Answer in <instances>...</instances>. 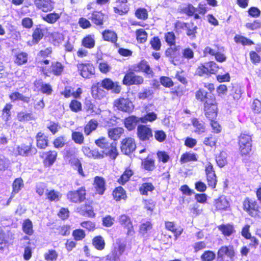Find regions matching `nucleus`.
Listing matches in <instances>:
<instances>
[{
    "instance_id": "1",
    "label": "nucleus",
    "mask_w": 261,
    "mask_h": 261,
    "mask_svg": "<svg viewBox=\"0 0 261 261\" xmlns=\"http://www.w3.org/2000/svg\"><path fill=\"white\" fill-rule=\"evenodd\" d=\"M203 86L209 92L199 88L195 93V98L203 103L205 116L208 119H215L218 115V103L215 95L211 94L215 90V85L212 83H204Z\"/></svg>"
},
{
    "instance_id": "2",
    "label": "nucleus",
    "mask_w": 261,
    "mask_h": 261,
    "mask_svg": "<svg viewBox=\"0 0 261 261\" xmlns=\"http://www.w3.org/2000/svg\"><path fill=\"white\" fill-rule=\"evenodd\" d=\"M234 261L236 253L232 245H222L216 253L212 250H205L200 256L202 261Z\"/></svg>"
},
{
    "instance_id": "3",
    "label": "nucleus",
    "mask_w": 261,
    "mask_h": 261,
    "mask_svg": "<svg viewBox=\"0 0 261 261\" xmlns=\"http://www.w3.org/2000/svg\"><path fill=\"white\" fill-rule=\"evenodd\" d=\"M242 208L251 218L254 219L261 218V206L254 198L246 197L242 201Z\"/></svg>"
},
{
    "instance_id": "4",
    "label": "nucleus",
    "mask_w": 261,
    "mask_h": 261,
    "mask_svg": "<svg viewBox=\"0 0 261 261\" xmlns=\"http://www.w3.org/2000/svg\"><path fill=\"white\" fill-rule=\"evenodd\" d=\"M207 11L206 5L200 3L197 8L190 3L185 4V7H180L178 12L186 14L188 17H193L194 19H198L200 18L199 15H204Z\"/></svg>"
},
{
    "instance_id": "5",
    "label": "nucleus",
    "mask_w": 261,
    "mask_h": 261,
    "mask_svg": "<svg viewBox=\"0 0 261 261\" xmlns=\"http://www.w3.org/2000/svg\"><path fill=\"white\" fill-rule=\"evenodd\" d=\"M252 135L246 132L240 133L238 137L239 153L241 156H248L252 151Z\"/></svg>"
},
{
    "instance_id": "6",
    "label": "nucleus",
    "mask_w": 261,
    "mask_h": 261,
    "mask_svg": "<svg viewBox=\"0 0 261 261\" xmlns=\"http://www.w3.org/2000/svg\"><path fill=\"white\" fill-rule=\"evenodd\" d=\"M64 70L65 65L63 62L59 61H53L50 66H42L40 68V71L45 77H48L50 75L61 76Z\"/></svg>"
},
{
    "instance_id": "7",
    "label": "nucleus",
    "mask_w": 261,
    "mask_h": 261,
    "mask_svg": "<svg viewBox=\"0 0 261 261\" xmlns=\"http://www.w3.org/2000/svg\"><path fill=\"white\" fill-rule=\"evenodd\" d=\"M219 67L218 65L213 61H209L201 63L197 67L195 70V75L199 76H210L212 75L216 74Z\"/></svg>"
},
{
    "instance_id": "8",
    "label": "nucleus",
    "mask_w": 261,
    "mask_h": 261,
    "mask_svg": "<svg viewBox=\"0 0 261 261\" xmlns=\"http://www.w3.org/2000/svg\"><path fill=\"white\" fill-rule=\"evenodd\" d=\"M17 155L23 157H32L37 154L38 150L34 145L32 141L25 142L16 146Z\"/></svg>"
},
{
    "instance_id": "9",
    "label": "nucleus",
    "mask_w": 261,
    "mask_h": 261,
    "mask_svg": "<svg viewBox=\"0 0 261 261\" xmlns=\"http://www.w3.org/2000/svg\"><path fill=\"white\" fill-rule=\"evenodd\" d=\"M136 71L129 66L126 71L123 79L122 84L125 86L141 85L144 82L143 77L135 74Z\"/></svg>"
},
{
    "instance_id": "10",
    "label": "nucleus",
    "mask_w": 261,
    "mask_h": 261,
    "mask_svg": "<svg viewBox=\"0 0 261 261\" xmlns=\"http://www.w3.org/2000/svg\"><path fill=\"white\" fill-rule=\"evenodd\" d=\"M87 190L85 186H82L76 190H71L67 192L66 198L72 203L79 204L86 199Z\"/></svg>"
},
{
    "instance_id": "11",
    "label": "nucleus",
    "mask_w": 261,
    "mask_h": 261,
    "mask_svg": "<svg viewBox=\"0 0 261 261\" xmlns=\"http://www.w3.org/2000/svg\"><path fill=\"white\" fill-rule=\"evenodd\" d=\"M118 221L126 236H132L135 234L133 222L128 215L125 214H121L118 217Z\"/></svg>"
},
{
    "instance_id": "12",
    "label": "nucleus",
    "mask_w": 261,
    "mask_h": 261,
    "mask_svg": "<svg viewBox=\"0 0 261 261\" xmlns=\"http://www.w3.org/2000/svg\"><path fill=\"white\" fill-rule=\"evenodd\" d=\"M181 47L180 45L169 46L165 51V55L169 61L174 65L181 63L182 56L181 55Z\"/></svg>"
},
{
    "instance_id": "13",
    "label": "nucleus",
    "mask_w": 261,
    "mask_h": 261,
    "mask_svg": "<svg viewBox=\"0 0 261 261\" xmlns=\"http://www.w3.org/2000/svg\"><path fill=\"white\" fill-rule=\"evenodd\" d=\"M137 137L141 142H149L153 137V130L149 125L139 124L137 127Z\"/></svg>"
},
{
    "instance_id": "14",
    "label": "nucleus",
    "mask_w": 261,
    "mask_h": 261,
    "mask_svg": "<svg viewBox=\"0 0 261 261\" xmlns=\"http://www.w3.org/2000/svg\"><path fill=\"white\" fill-rule=\"evenodd\" d=\"M114 107L121 112L130 113L134 109L133 102L128 98L120 97L116 99L113 102Z\"/></svg>"
},
{
    "instance_id": "15",
    "label": "nucleus",
    "mask_w": 261,
    "mask_h": 261,
    "mask_svg": "<svg viewBox=\"0 0 261 261\" xmlns=\"http://www.w3.org/2000/svg\"><path fill=\"white\" fill-rule=\"evenodd\" d=\"M88 19L95 26L100 29L104 27L106 19L107 18V15L102 12L101 10H94L91 11L87 15Z\"/></svg>"
},
{
    "instance_id": "16",
    "label": "nucleus",
    "mask_w": 261,
    "mask_h": 261,
    "mask_svg": "<svg viewBox=\"0 0 261 261\" xmlns=\"http://www.w3.org/2000/svg\"><path fill=\"white\" fill-rule=\"evenodd\" d=\"M136 73L143 72L146 76L152 78L154 76V72L148 62L145 59L141 60L137 63L130 66Z\"/></svg>"
},
{
    "instance_id": "17",
    "label": "nucleus",
    "mask_w": 261,
    "mask_h": 261,
    "mask_svg": "<svg viewBox=\"0 0 261 261\" xmlns=\"http://www.w3.org/2000/svg\"><path fill=\"white\" fill-rule=\"evenodd\" d=\"M76 67L80 74L85 79H90L95 73V67L90 61L78 63Z\"/></svg>"
},
{
    "instance_id": "18",
    "label": "nucleus",
    "mask_w": 261,
    "mask_h": 261,
    "mask_svg": "<svg viewBox=\"0 0 261 261\" xmlns=\"http://www.w3.org/2000/svg\"><path fill=\"white\" fill-rule=\"evenodd\" d=\"M206 180L208 187L212 189L216 188L217 177L213 164L207 162L204 168Z\"/></svg>"
},
{
    "instance_id": "19",
    "label": "nucleus",
    "mask_w": 261,
    "mask_h": 261,
    "mask_svg": "<svg viewBox=\"0 0 261 261\" xmlns=\"http://www.w3.org/2000/svg\"><path fill=\"white\" fill-rule=\"evenodd\" d=\"M136 148L135 138L132 137H126L120 142L121 151L126 155L131 154Z\"/></svg>"
},
{
    "instance_id": "20",
    "label": "nucleus",
    "mask_w": 261,
    "mask_h": 261,
    "mask_svg": "<svg viewBox=\"0 0 261 261\" xmlns=\"http://www.w3.org/2000/svg\"><path fill=\"white\" fill-rule=\"evenodd\" d=\"M114 13L119 16L126 15L130 10L128 0H115L113 7Z\"/></svg>"
},
{
    "instance_id": "21",
    "label": "nucleus",
    "mask_w": 261,
    "mask_h": 261,
    "mask_svg": "<svg viewBox=\"0 0 261 261\" xmlns=\"http://www.w3.org/2000/svg\"><path fill=\"white\" fill-rule=\"evenodd\" d=\"M99 152L100 153L99 160L102 159L106 156H109L110 159L115 160L119 154L116 142H111L103 148L101 151L99 150Z\"/></svg>"
},
{
    "instance_id": "22",
    "label": "nucleus",
    "mask_w": 261,
    "mask_h": 261,
    "mask_svg": "<svg viewBox=\"0 0 261 261\" xmlns=\"http://www.w3.org/2000/svg\"><path fill=\"white\" fill-rule=\"evenodd\" d=\"M36 9L42 12H51L55 9V2L53 0H34Z\"/></svg>"
},
{
    "instance_id": "23",
    "label": "nucleus",
    "mask_w": 261,
    "mask_h": 261,
    "mask_svg": "<svg viewBox=\"0 0 261 261\" xmlns=\"http://www.w3.org/2000/svg\"><path fill=\"white\" fill-rule=\"evenodd\" d=\"M101 86L108 91L111 90L112 93L119 94L121 90V87L118 82H113L110 78H105L101 81Z\"/></svg>"
},
{
    "instance_id": "24",
    "label": "nucleus",
    "mask_w": 261,
    "mask_h": 261,
    "mask_svg": "<svg viewBox=\"0 0 261 261\" xmlns=\"http://www.w3.org/2000/svg\"><path fill=\"white\" fill-rule=\"evenodd\" d=\"M242 236L246 240H250L251 243L249 246L256 248L259 244L258 239L255 236H252L250 232V225L248 224L244 225L241 230Z\"/></svg>"
},
{
    "instance_id": "25",
    "label": "nucleus",
    "mask_w": 261,
    "mask_h": 261,
    "mask_svg": "<svg viewBox=\"0 0 261 261\" xmlns=\"http://www.w3.org/2000/svg\"><path fill=\"white\" fill-rule=\"evenodd\" d=\"M213 206L215 211L222 212L229 209L230 204L225 196L222 195L214 200Z\"/></svg>"
},
{
    "instance_id": "26",
    "label": "nucleus",
    "mask_w": 261,
    "mask_h": 261,
    "mask_svg": "<svg viewBox=\"0 0 261 261\" xmlns=\"http://www.w3.org/2000/svg\"><path fill=\"white\" fill-rule=\"evenodd\" d=\"M58 152L54 150H49L44 152L41 158L44 166L50 167L52 166L57 160Z\"/></svg>"
},
{
    "instance_id": "27",
    "label": "nucleus",
    "mask_w": 261,
    "mask_h": 261,
    "mask_svg": "<svg viewBox=\"0 0 261 261\" xmlns=\"http://www.w3.org/2000/svg\"><path fill=\"white\" fill-rule=\"evenodd\" d=\"M93 186L96 194L102 195L106 191V182L105 178L101 176H96L94 178Z\"/></svg>"
},
{
    "instance_id": "28",
    "label": "nucleus",
    "mask_w": 261,
    "mask_h": 261,
    "mask_svg": "<svg viewBox=\"0 0 261 261\" xmlns=\"http://www.w3.org/2000/svg\"><path fill=\"white\" fill-rule=\"evenodd\" d=\"M191 124L194 128V132L197 135L203 134L206 132V125L201 119L193 117L191 119Z\"/></svg>"
},
{
    "instance_id": "29",
    "label": "nucleus",
    "mask_w": 261,
    "mask_h": 261,
    "mask_svg": "<svg viewBox=\"0 0 261 261\" xmlns=\"http://www.w3.org/2000/svg\"><path fill=\"white\" fill-rule=\"evenodd\" d=\"M93 202L89 201L82 204L77 208L78 212L83 216H86L89 218H94L95 213L92 205Z\"/></svg>"
},
{
    "instance_id": "30",
    "label": "nucleus",
    "mask_w": 261,
    "mask_h": 261,
    "mask_svg": "<svg viewBox=\"0 0 261 261\" xmlns=\"http://www.w3.org/2000/svg\"><path fill=\"white\" fill-rule=\"evenodd\" d=\"M165 228L173 233L174 239L176 240L182 233L183 228L173 221H166L165 222Z\"/></svg>"
},
{
    "instance_id": "31",
    "label": "nucleus",
    "mask_w": 261,
    "mask_h": 261,
    "mask_svg": "<svg viewBox=\"0 0 261 261\" xmlns=\"http://www.w3.org/2000/svg\"><path fill=\"white\" fill-rule=\"evenodd\" d=\"M36 146L40 149H45L49 145V140L47 135L42 131L38 132L35 136Z\"/></svg>"
},
{
    "instance_id": "32",
    "label": "nucleus",
    "mask_w": 261,
    "mask_h": 261,
    "mask_svg": "<svg viewBox=\"0 0 261 261\" xmlns=\"http://www.w3.org/2000/svg\"><path fill=\"white\" fill-rule=\"evenodd\" d=\"M44 36V30L42 28L41 24L37 25L33 30L32 34L31 44L30 45H36L43 39Z\"/></svg>"
},
{
    "instance_id": "33",
    "label": "nucleus",
    "mask_w": 261,
    "mask_h": 261,
    "mask_svg": "<svg viewBox=\"0 0 261 261\" xmlns=\"http://www.w3.org/2000/svg\"><path fill=\"white\" fill-rule=\"evenodd\" d=\"M83 92L81 88H78L75 92H74V88L71 86H65L64 90L61 92V94L65 98H68L72 96L74 98H79L81 97Z\"/></svg>"
},
{
    "instance_id": "34",
    "label": "nucleus",
    "mask_w": 261,
    "mask_h": 261,
    "mask_svg": "<svg viewBox=\"0 0 261 261\" xmlns=\"http://www.w3.org/2000/svg\"><path fill=\"white\" fill-rule=\"evenodd\" d=\"M141 167L145 170L150 172L153 171L155 167V160L150 154L148 155L141 163Z\"/></svg>"
},
{
    "instance_id": "35",
    "label": "nucleus",
    "mask_w": 261,
    "mask_h": 261,
    "mask_svg": "<svg viewBox=\"0 0 261 261\" xmlns=\"http://www.w3.org/2000/svg\"><path fill=\"white\" fill-rule=\"evenodd\" d=\"M139 121H140V118H138L136 116L130 115L124 119L123 124L127 130L132 131L135 129Z\"/></svg>"
},
{
    "instance_id": "36",
    "label": "nucleus",
    "mask_w": 261,
    "mask_h": 261,
    "mask_svg": "<svg viewBox=\"0 0 261 261\" xmlns=\"http://www.w3.org/2000/svg\"><path fill=\"white\" fill-rule=\"evenodd\" d=\"M29 55L23 51L16 53L13 55V62L17 66H21L28 62Z\"/></svg>"
},
{
    "instance_id": "37",
    "label": "nucleus",
    "mask_w": 261,
    "mask_h": 261,
    "mask_svg": "<svg viewBox=\"0 0 261 261\" xmlns=\"http://www.w3.org/2000/svg\"><path fill=\"white\" fill-rule=\"evenodd\" d=\"M102 38L105 41L116 44L118 40L117 33L112 30L106 29L101 32Z\"/></svg>"
},
{
    "instance_id": "38",
    "label": "nucleus",
    "mask_w": 261,
    "mask_h": 261,
    "mask_svg": "<svg viewBox=\"0 0 261 261\" xmlns=\"http://www.w3.org/2000/svg\"><path fill=\"white\" fill-rule=\"evenodd\" d=\"M133 170L129 166L124 169V171L120 176L117 179V181L121 185H124L128 181L130 177L134 175Z\"/></svg>"
},
{
    "instance_id": "39",
    "label": "nucleus",
    "mask_w": 261,
    "mask_h": 261,
    "mask_svg": "<svg viewBox=\"0 0 261 261\" xmlns=\"http://www.w3.org/2000/svg\"><path fill=\"white\" fill-rule=\"evenodd\" d=\"M96 41L94 34H88L81 40V45L85 48L92 49L95 46Z\"/></svg>"
},
{
    "instance_id": "40",
    "label": "nucleus",
    "mask_w": 261,
    "mask_h": 261,
    "mask_svg": "<svg viewBox=\"0 0 261 261\" xmlns=\"http://www.w3.org/2000/svg\"><path fill=\"white\" fill-rule=\"evenodd\" d=\"M124 133V129L123 127H116L108 130V136L111 140L117 141L120 139Z\"/></svg>"
},
{
    "instance_id": "41",
    "label": "nucleus",
    "mask_w": 261,
    "mask_h": 261,
    "mask_svg": "<svg viewBox=\"0 0 261 261\" xmlns=\"http://www.w3.org/2000/svg\"><path fill=\"white\" fill-rule=\"evenodd\" d=\"M82 151L85 156L94 160H99L100 156V153L97 148L91 149L89 146H84L82 147Z\"/></svg>"
},
{
    "instance_id": "42",
    "label": "nucleus",
    "mask_w": 261,
    "mask_h": 261,
    "mask_svg": "<svg viewBox=\"0 0 261 261\" xmlns=\"http://www.w3.org/2000/svg\"><path fill=\"white\" fill-rule=\"evenodd\" d=\"M102 88L101 84L99 83H97L92 86L91 93L94 98L101 99L105 97L106 92Z\"/></svg>"
},
{
    "instance_id": "43",
    "label": "nucleus",
    "mask_w": 261,
    "mask_h": 261,
    "mask_svg": "<svg viewBox=\"0 0 261 261\" xmlns=\"http://www.w3.org/2000/svg\"><path fill=\"white\" fill-rule=\"evenodd\" d=\"M49 12V13L42 16V19L48 24H55L60 19L62 13H57L55 11Z\"/></svg>"
},
{
    "instance_id": "44",
    "label": "nucleus",
    "mask_w": 261,
    "mask_h": 261,
    "mask_svg": "<svg viewBox=\"0 0 261 261\" xmlns=\"http://www.w3.org/2000/svg\"><path fill=\"white\" fill-rule=\"evenodd\" d=\"M17 120L20 122H25L29 121L35 120L36 117L33 112H27L21 111L17 112L16 115Z\"/></svg>"
},
{
    "instance_id": "45",
    "label": "nucleus",
    "mask_w": 261,
    "mask_h": 261,
    "mask_svg": "<svg viewBox=\"0 0 261 261\" xmlns=\"http://www.w3.org/2000/svg\"><path fill=\"white\" fill-rule=\"evenodd\" d=\"M112 195L114 199L116 201L126 200L127 198L126 191L121 186L116 187L113 191Z\"/></svg>"
},
{
    "instance_id": "46",
    "label": "nucleus",
    "mask_w": 261,
    "mask_h": 261,
    "mask_svg": "<svg viewBox=\"0 0 261 261\" xmlns=\"http://www.w3.org/2000/svg\"><path fill=\"white\" fill-rule=\"evenodd\" d=\"M92 244L94 248L98 251L103 250L106 247L105 239L100 235H97L93 238Z\"/></svg>"
},
{
    "instance_id": "47",
    "label": "nucleus",
    "mask_w": 261,
    "mask_h": 261,
    "mask_svg": "<svg viewBox=\"0 0 261 261\" xmlns=\"http://www.w3.org/2000/svg\"><path fill=\"white\" fill-rule=\"evenodd\" d=\"M9 98L12 102L21 101L24 103H28L30 102V97L23 95L18 91H14L9 95Z\"/></svg>"
},
{
    "instance_id": "48",
    "label": "nucleus",
    "mask_w": 261,
    "mask_h": 261,
    "mask_svg": "<svg viewBox=\"0 0 261 261\" xmlns=\"http://www.w3.org/2000/svg\"><path fill=\"white\" fill-rule=\"evenodd\" d=\"M218 229L225 237H229L236 232L234 226L232 224H223L218 226Z\"/></svg>"
},
{
    "instance_id": "49",
    "label": "nucleus",
    "mask_w": 261,
    "mask_h": 261,
    "mask_svg": "<svg viewBox=\"0 0 261 261\" xmlns=\"http://www.w3.org/2000/svg\"><path fill=\"white\" fill-rule=\"evenodd\" d=\"M98 126V122L96 119H91L84 127V133L86 136L90 135L95 130Z\"/></svg>"
},
{
    "instance_id": "50",
    "label": "nucleus",
    "mask_w": 261,
    "mask_h": 261,
    "mask_svg": "<svg viewBox=\"0 0 261 261\" xmlns=\"http://www.w3.org/2000/svg\"><path fill=\"white\" fill-rule=\"evenodd\" d=\"M186 28V33L187 36L191 39L194 40L196 39L197 34L198 27L195 25L193 22L190 24L188 23Z\"/></svg>"
},
{
    "instance_id": "51",
    "label": "nucleus",
    "mask_w": 261,
    "mask_h": 261,
    "mask_svg": "<svg viewBox=\"0 0 261 261\" xmlns=\"http://www.w3.org/2000/svg\"><path fill=\"white\" fill-rule=\"evenodd\" d=\"M197 160L198 157L196 153L186 152L181 155L179 162L181 164H184L189 162H196Z\"/></svg>"
},
{
    "instance_id": "52",
    "label": "nucleus",
    "mask_w": 261,
    "mask_h": 261,
    "mask_svg": "<svg viewBox=\"0 0 261 261\" xmlns=\"http://www.w3.org/2000/svg\"><path fill=\"white\" fill-rule=\"evenodd\" d=\"M45 195L46 199L49 202L58 201L61 197L60 192L54 189L46 190Z\"/></svg>"
},
{
    "instance_id": "53",
    "label": "nucleus",
    "mask_w": 261,
    "mask_h": 261,
    "mask_svg": "<svg viewBox=\"0 0 261 261\" xmlns=\"http://www.w3.org/2000/svg\"><path fill=\"white\" fill-rule=\"evenodd\" d=\"M24 183L23 180L21 177H18L15 178L12 184V191L11 193L13 195H16L21 190L23 187Z\"/></svg>"
},
{
    "instance_id": "54",
    "label": "nucleus",
    "mask_w": 261,
    "mask_h": 261,
    "mask_svg": "<svg viewBox=\"0 0 261 261\" xmlns=\"http://www.w3.org/2000/svg\"><path fill=\"white\" fill-rule=\"evenodd\" d=\"M227 153L223 151L216 155L215 161L219 167H223L227 164Z\"/></svg>"
},
{
    "instance_id": "55",
    "label": "nucleus",
    "mask_w": 261,
    "mask_h": 261,
    "mask_svg": "<svg viewBox=\"0 0 261 261\" xmlns=\"http://www.w3.org/2000/svg\"><path fill=\"white\" fill-rule=\"evenodd\" d=\"M233 39L237 44H241L243 46H251L254 44L252 40L241 35H236Z\"/></svg>"
},
{
    "instance_id": "56",
    "label": "nucleus",
    "mask_w": 261,
    "mask_h": 261,
    "mask_svg": "<svg viewBox=\"0 0 261 261\" xmlns=\"http://www.w3.org/2000/svg\"><path fill=\"white\" fill-rule=\"evenodd\" d=\"M136 40L138 43L140 44L145 43L148 38V33L143 29H139L136 30Z\"/></svg>"
},
{
    "instance_id": "57",
    "label": "nucleus",
    "mask_w": 261,
    "mask_h": 261,
    "mask_svg": "<svg viewBox=\"0 0 261 261\" xmlns=\"http://www.w3.org/2000/svg\"><path fill=\"white\" fill-rule=\"evenodd\" d=\"M67 144V138L65 135H60L56 137L53 141L55 148H62Z\"/></svg>"
},
{
    "instance_id": "58",
    "label": "nucleus",
    "mask_w": 261,
    "mask_h": 261,
    "mask_svg": "<svg viewBox=\"0 0 261 261\" xmlns=\"http://www.w3.org/2000/svg\"><path fill=\"white\" fill-rule=\"evenodd\" d=\"M155 188L152 183L150 182H144L139 188V192L142 195L147 196L149 192H152Z\"/></svg>"
},
{
    "instance_id": "59",
    "label": "nucleus",
    "mask_w": 261,
    "mask_h": 261,
    "mask_svg": "<svg viewBox=\"0 0 261 261\" xmlns=\"http://www.w3.org/2000/svg\"><path fill=\"white\" fill-rule=\"evenodd\" d=\"M218 142V138L212 134H209L204 138L203 144L211 148L216 147Z\"/></svg>"
},
{
    "instance_id": "60",
    "label": "nucleus",
    "mask_w": 261,
    "mask_h": 261,
    "mask_svg": "<svg viewBox=\"0 0 261 261\" xmlns=\"http://www.w3.org/2000/svg\"><path fill=\"white\" fill-rule=\"evenodd\" d=\"M22 229L25 234L29 236H32L33 234V225L30 219L24 220L22 224Z\"/></svg>"
},
{
    "instance_id": "61",
    "label": "nucleus",
    "mask_w": 261,
    "mask_h": 261,
    "mask_svg": "<svg viewBox=\"0 0 261 261\" xmlns=\"http://www.w3.org/2000/svg\"><path fill=\"white\" fill-rule=\"evenodd\" d=\"M69 163L72 167H73L75 169L77 170L79 174H80L83 177L85 176L82 168V163L79 158L76 157L75 158H73L69 161Z\"/></svg>"
},
{
    "instance_id": "62",
    "label": "nucleus",
    "mask_w": 261,
    "mask_h": 261,
    "mask_svg": "<svg viewBox=\"0 0 261 261\" xmlns=\"http://www.w3.org/2000/svg\"><path fill=\"white\" fill-rule=\"evenodd\" d=\"M53 51V48L50 46L40 50L37 53L36 60L37 61L51 57Z\"/></svg>"
},
{
    "instance_id": "63",
    "label": "nucleus",
    "mask_w": 261,
    "mask_h": 261,
    "mask_svg": "<svg viewBox=\"0 0 261 261\" xmlns=\"http://www.w3.org/2000/svg\"><path fill=\"white\" fill-rule=\"evenodd\" d=\"M242 90L241 87L238 85H232L230 90V96H231L234 101H238L242 96Z\"/></svg>"
},
{
    "instance_id": "64",
    "label": "nucleus",
    "mask_w": 261,
    "mask_h": 261,
    "mask_svg": "<svg viewBox=\"0 0 261 261\" xmlns=\"http://www.w3.org/2000/svg\"><path fill=\"white\" fill-rule=\"evenodd\" d=\"M72 140L76 144L82 145L85 141V137L81 132L72 131L71 133Z\"/></svg>"
}]
</instances>
